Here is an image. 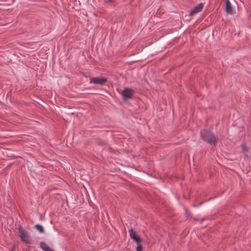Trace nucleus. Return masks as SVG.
Returning <instances> with one entry per match:
<instances>
[{"mask_svg":"<svg viewBox=\"0 0 251 251\" xmlns=\"http://www.w3.org/2000/svg\"><path fill=\"white\" fill-rule=\"evenodd\" d=\"M201 136L203 141L211 145H215L218 141V139L211 132L206 130L201 131Z\"/></svg>","mask_w":251,"mask_h":251,"instance_id":"1","label":"nucleus"},{"mask_svg":"<svg viewBox=\"0 0 251 251\" xmlns=\"http://www.w3.org/2000/svg\"><path fill=\"white\" fill-rule=\"evenodd\" d=\"M18 231L20 233V236L22 241L26 244H30L31 240L28 232L24 229L21 226L18 228Z\"/></svg>","mask_w":251,"mask_h":251,"instance_id":"2","label":"nucleus"},{"mask_svg":"<svg viewBox=\"0 0 251 251\" xmlns=\"http://www.w3.org/2000/svg\"><path fill=\"white\" fill-rule=\"evenodd\" d=\"M107 81L106 77L101 76L91 77L90 80V83L95 85H102Z\"/></svg>","mask_w":251,"mask_h":251,"instance_id":"3","label":"nucleus"},{"mask_svg":"<svg viewBox=\"0 0 251 251\" xmlns=\"http://www.w3.org/2000/svg\"><path fill=\"white\" fill-rule=\"evenodd\" d=\"M129 233L130 237L133 239L136 243H140L141 241V239L135 230L132 228H131L129 230Z\"/></svg>","mask_w":251,"mask_h":251,"instance_id":"4","label":"nucleus"},{"mask_svg":"<svg viewBox=\"0 0 251 251\" xmlns=\"http://www.w3.org/2000/svg\"><path fill=\"white\" fill-rule=\"evenodd\" d=\"M134 91L131 89L126 88L124 90L122 95L124 99H127L130 98L133 94Z\"/></svg>","mask_w":251,"mask_h":251,"instance_id":"5","label":"nucleus"},{"mask_svg":"<svg viewBox=\"0 0 251 251\" xmlns=\"http://www.w3.org/2000/svg\"><path fill=\"white\" fill-rule=\"evenodd\" d=\"M203 7V3H201L199 4L198 5L195 6L190 12L189 15L192 16L195 15V14L201 12Z\"/></svg>","mask_w":251,"mask_h":251,"instance_id":"6","label":"nucleus"},{"mask_svg":"<svg viewBox=\"0 0 251 251\" xmlns=\"http://www.w3.org/2000/svg\"><path fill=\"white\" fill-rule=\"evenodd\" d=\"M226 11L227 14H232L233 13L232 6L229 0H226Z\"/></svg>","mask_w":251,"mask_h":251,"instance_id":"7","label":"nucleus"},{"mask_svg":"<svg viewBox=\"0 0 251 251\" xmlns=\"http://www.w3.org/2000/svg\"><path fill=\"white\" fill-rule=\"evenodd\" d=\"M40 248L44 251H55L44 242H41L40 243Z\"/></svg>","mask_w":251,"mask_h":251,"instance_id":"8","label":"nucleus"},{"mask_svg":"<svg viewBox=\"0 0 251 251\" xmlns=\"http://www.w3.org/2000/svg\"><path fill=\"white\" fill-rule=\"evenodd\" d=\"M35 227L40 232V233H43L44 232V229L43 227L39 224L36 225Z\"/></svg>","mask_w":251,"mask_h":251,"instance_id":"9","label":"nucleus"},{"mask_svg":"<svg viewBox=\"0 0 251 251\" xmlns=\"http://www.w3.org/2000/svg\"><path fill=\"white\" fill-rule=\"evenodd\" d=\"M137 246L136 248V251H142L143 250V247L142 245L140 244V243H137Z\"/></svg>","mask_w":251,"mask_h":251,"instance_id":"10","label":"nucleus"},{"mask_svg":"<svg viewBox=\"0 0 251 251\" xmlns=\"http://www.w3.org/2000/svg\"><path fill=\"white\" fill-rule=\"evenodd\" d=\"M242 150L243 151H244V152L248 151V148L245 145H242Z\"/></svg>","mask_w":251,"mask_h":251,"instance_id":"11","label":"nucleus"},{"mask_svg":"<svg viewBox=\"0 0 251 251\" xmlns=\"http://www.w3.org/2000/svg\"><path fill=\"white\" fill-rule=\"evenodd\" d=\"M113 0H106V2H112Z\"/></svg>","mask_w":251,"mask_h":251,"instance_id":"12","label":"nucleus"}]
</instances>
